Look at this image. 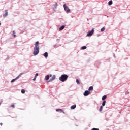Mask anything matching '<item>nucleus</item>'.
I'll use <instances>...</instances> for the list:
<instances>
[{
  "instance_id": "1",
  "label": "nucleus",
  "mask_w": 130,
  "mask_h": 130,
  "mask_svg": "<svg viewBox=\"0 0 130 130\" xmlns=\"http://www.w3.org/2000/svg\"><path fill=\"white\" fill-rule=\"evenodd\" d=\"M69 78V76L67 74H62L61 77H59V80L61 81V82H66L68 78Z\"/></svg>"
},
{
  "instance_id": "2",
  "label": "nucleus",
  "mask_w": 130,
  "mask_h": 130,
  "mask_svg": "<svg viewBox=\"0 0 130 130\" xmlns=\"http://www.w3.org/2000/svg\"><path fill=\"white\" fill-rule=\"evenodd\" d=\"M94 28H92V30L90 31H89L88 33L86 35V36L90 37L94 34Z\"/></svg>"
},
{
  "instance_id": "3",
  "label": "nucleus",
  "mask_w": 130,
  "mask_h": 130,
  "mask_svg": "<svg viewBox=\"0 0 130 130\" xmlns=\"http://www.w3.org/2000/svg\"><path fill=\"white\" fill-rule=\"evenodd\" d=\"M64 10L66 11V13H70V10L69 9V7L67 6L66 4L63 5Z\"/></svg>"
},
{
  "instance_id": "4",
  "label": "nucleus",
  "mask_w": 130,
  "mask_h": 130,
  "mask_svg": "<svg viewBox=\"0 0 130 130\" xmlns=\"http://www.w3.org/2000/svg\"><path fill=\"white\" fill-rule=\"evenodd\" d=\"M22 74L21 73L15 79H13L11 81V83H14V82H15V81H16V80H18V79H19V78H20V77H21V76H22Z\"/></svg>"
},
{
  "instance_id": "5",
  "label": "nucleus",
  "mask_w": 130,
  "mask_h": 130,
  "mask_svg": "<svg viewBox=\"0 0 130 130\" xmlns=\"http://www.w3.org/2000/svg\"><path fill=\"white\" fill-rule=\"evenodd\" d=\"M39 53V49H35L34 51L33 54L34 55H37Z\"/></svg>"
},
{
  "instance_id": "6",
  "label": "nucleus",
  "mask_w": 130,
  "mask_h": 130,
  "mask_svg": "<svg viewBox=\"0 0 130 130\" xmlns=\"http://www.w3.org/2000/svg\"><path fill=\"white\" fill-rule=\"evenodd\" d=\"M90 94H91V92H90V91L86 90L84 92L83 95L84 96H89V95H90Z\"/></svg>"
},
{
  "instance_id": "7",
  "label": "nucleus",
  "mask_w": 130,
  "mask_h": 130,
  "mask_svg": "<svg viewBox=\"0 0 130 130\" xmlns=\"http://www.w3.org/2000/svg\"><path fill=\"white\" fill-rule=\"evenodd\" d=\"M38 44H39V42H36L35 44L36 49H39V46L38 45Z\"/></svg>"
},
{
  "instance_id": "8",
  "label": "nucleus",
  "mask_w": 130,
  "mask_h": 130,
  "mask_svg": "<svg viewBox=\"0 0 130 130\" xmlns=\"http://www.w3.org/2000/svg\"><path fill=\"white\" fill-rule=\"evenodd\" d=\"M50 77H52L51 79H50V82H51V81H53V80H55V75H53L50 74Z\"/></svg>"
},
{
  "instance_id": "9",
  "label": "nucleus",
  "mask_w": 130,
  "mask_h": 130,
  "mask_svg": "<svg viewBox=\"0 0 130 130\" xmlns=\"http://www.w3.org/2000/svg\"><path fill=\"white\" fill-rule=\"evenodd\" d=\"M9 13L8 12V10H5V13L3 14L4 18H6L7 16H8Z\"/></svg>"
},
{
  "instance_id": "10",
  "label": "nucleus",
  "mask_w": 130,
  "mask_h": 130,
  "mask_svg": "<svg viewBox=\"0 0 130 130\" xmlns=\"http://www.w3.org/2000/svg\"><path fill=\"white\" fill-rule=\"evenodd\" d=\"M56 111H61V112H62V113H66L63 110L61 109H58L56 110Z\"/></svg>"
},
{
  "instance_id": "11",
  "label": "nucleus",
  "mask_w": 130,
  "mask_h": 130,
  "mask_svg": "<svg viewBox=\"0 0 130 130\" xmlns=\"http://www.w3.org/2000/svg\"><path fill=\"white\" fill-rule=\"evenodd\" d=\"M49 77H50V75H47L45 77V79L46 81L49 80Z\"/></svg>"
},
{
  "instance_id": "12",
  "label": "nucleus",
  "mask_w": 130,
  "mask_h": 130,
  "mask_svg": "<svg viewBox=\"0 0 130 130\" xmlns=\"http://www.w3.org/2000/svg\"><path fill=\"white\" fill-rule=\"evenodd\" d=\"M76 107H77V106L76 105H72L71 107V109H75V108H76Z\"/></svg>"
},
{
  "instance_id": "13",
  "label": "nucleus",
  "mask_w": 130,
  "mask_h": 130,
  "mask_svg": "<svg viewBox=\"0 0 130 130\" xmlns=\"http://www.w3.org/2000/svg\"><path fill=\"white\" fill-rule=\"evenodd\" d=\"M44 56H45V57H47L48 56V53H47V52H45Z\"/></svg>"
},
{
  "instance_id": "14",
  "label": "nucleus",
  "mask_w": 130,
  "mask_h": 130,
  "mask_svg": "<svg viewBox=\"0 0 130 130\" xmlns=\"http://www.w3.org/2000/svg\"><path fill=\"white\" fill-rule=\"evenodd\" d=\"M65 27H66V26H65L64 25L61 26L60 27L59 30H63V29H64Z\"/></svg>"
},
{
  "instance_id": "15",
  "label": "nucleus",
  "mask_w": 130,
  "mask_h": 130,
  "mask_svg": "<svg viewBox=\"0 0 130 130\" xmlns=\"http://www.w3.org/2000/svg\"><path fill=\"white\" fill-rule=\"evenodd\" d=\"M94 89V88L93 87V86H90L89 87V91H93V90Z\"/></svg>"
},
{
  "instance_id": "16",
  "label": "nucleus",
  "mask_w": 130,
  "mask_h": 130,
  "mask_svg": "<svg viewBox=\"0 0 130 130\" xmlns=\"http://www.w3.org/2000/svg\"><path fill=\"white\" fill-rule=\"evenodd\" d=\"M112 0H111L109 2H108V5L109 6H111V5H112Z\"/></svg>"
},
{
  "instance_id": "17",
  "label": "nucleus",
  "mask_w": 130,
  "mask_h": 130,
  "mask_svg": "<svg viewBox=\"0 0 130 130\" xmlns=\"http://www.w3.org/2000/svg\"><path fill=\"white\" fill-rule=\"evenodd\" d=\"M106 98H107V96H106V95H104V96L102 98V99L103 100H105V99H106Z\"/></svg>"
},
{
  "instance_id": "18",
  "label": "nucleus",
  "mask_w": 130,
  "mask_h": 130,
  "mask_svg": "<svg viewBox=\"0 0 130 130\" xmlns=\"http://www.w3.org/2000/svg\"><path fill=\"white\" fill-rule=\"evenodd\" d=\"M105 103H106V101H104L102 103V106H105Z\"/></svg>"
},
{
  "instance_id": "19",
  "label": "nucleus",
  "mask_w": 130,
  "mask_h": 130,
  "mask_svg": "<svg viewBox=\"0 0 130 130\" xmlns=\"http://www.w3.org/2000/svg\"><path fill=\"white\" fill-rule=\"evenodd\" d=\"M103 109V107L102 106H101V107H100V109H99V111L100 112H101V111H102V110Z\"/></svg>"
},
{
  "instance_id": "20",
  "label": "nucleus",
  "mask_w": 130,
  "mask_h": 130,
  "mask_svg": "<svg viewBox=\"0 0 130 130\" xmlns=\"http://www.w3.org/2000/svg\"><path fill=\"white\" fill-rule=\"evenodd\" d=\"M104 31H105V27H103L102 29H101V32H104Z\"/></svg>"
},
{
  "instance_id": "21",
  "label": "nucleus",
  "mask_w": 130,
  "mask_h": 130,
  "mask_svg": "<svg viewBox=\"0 0 130 130\" xmlns=\"http://www.w3.org/2000/svg\"><path fill=\"white\" fill-rule=\"evenodd\" d=\"M87 49V46H84L81 47V49Z\"/></svg>"
},
{
  "instance_id": "22",
  "label": "nucleus",
  "mask_w": 130,
  "mask_h": 130,
  "mask_svg": "<svg viewBox=\"0 0 130 130\" xmlns=\"http://www.w3.org/2000/svg\"><path fill=\"white\" fill-rule=\"evenodd\" d=\"M76 83L77 84H78V85H80V81H79V80L76 79Z\"/></svg>"
},
{
  "instance_id": "23",
  "label": "nucleus",
  "mask_w": 130,
  "mask_h": 130,
  "mask_svg": "<svg viewBox=\"0 0 130 130\" xmlns=\"http://www.w3.org/2000/svg\"><path fill=\"white\" fill-rule=\"evenodd\" d=\"M25 91L24 89H22V90H21V93H22V94H25Z\"/></svg>"
},
{
  "instance_id": "24",
  "label": "nucleus",
  "mask_w": 130,
  "mask_h": 130,
  "mask_svg": "<svg viewBox=\"0 0 130 130\" xmlns=\"http://www.w3.org/2000/svg\"><path fill=\"white\" fill-rule=\"evenodd\" d=\"M13 35L14 37H16V32H15L14 31H13Z\"/></svg>"
},
{
  "instance_id": "25",
  "label": "nucleus",
  "mask_w": 130,
  "mask_h": 130,
  "mask_svg": "<svg viewBox=\"0 0 130 130\" xmlns=\"http://www.w3.org/2000/svg\"><path fill=\"white\" fill-rule=\"evenodd\" d=\"M10 107H12L13 108H15V105H11L10 106Z\"/></svg>"
},
{
  "instance_id": "26",
  "label": "nucleus",
  "mask_w": 130,
  "mask_h": 130,
  "mask_svg": "<svg viewBox=\"0 0 130 130\" xmlns=\"http://www.w3.org/2000/svg\"><path fill=\"white\" fill-rule=\"evenodd\" d=\"M35 77H36V78H37V77H38V73H36Z\"/></svg>"
},
{
  "instance_id": "27",
  "label": "nucleus",
  "mask_w": 130,
  "mask_h": 130,
  "mask_svg": "<svg viewBox=\"0 0 130 130\" xmlns=\"http://www.w3.org/2000/svg\"><path fill=\"white\" fill-rule=\"evenodd\" d=\"M91 130H99V129L96 128H93Z\"/></svg>"
},
{
  "instance_id": "28",
  "label": "nucleus",
  "mask_w": 130,
  "mask_h": 130,
  "mask_svg": "<svg viewBox=\"0 0 130 130\" xmlns=\"http://www.w3.org/2000/svg\"><path fill=\"white\" fill-rule=\"evenodd\" d=\"M36 77H35V78L33 79V81H35L36 80Z\"/></svg>"
},
{
  "instance_id": "29",
  "label": "nucleus",
  "mask_w": 130,
  "mask_h": 130,
  "mask_svg": "<svg viewBox=\"0 0 130 130\" xmlns=\"http://www.w3.org/2000/svg\"><path fill=\"white\" fill-rule=\"evenodd\" d=\"M126 94H128V92H126Z\"/></svg>"
}]
</instances>
